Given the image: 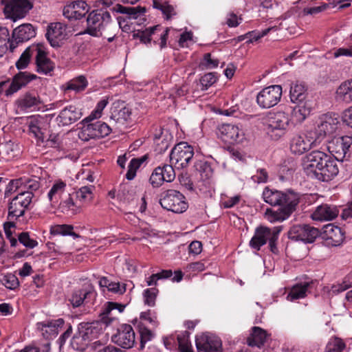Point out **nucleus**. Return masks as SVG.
<instances>
[{"label":"nucleus","mask_w":352,"mask_h":352,"mask_svg":"<svg viewBox=\"0 0 352 352\" xmlns=\"http://www.w3.org/2000/svg\"><path fill=\"white\" fill-rule=\"evenodd\" d=\"M262 197L267 204L279 206L276 210H266L265 217L271 223L282 222L287 219L296 210L300 200V195L292 190L283 192L269 187L264 188Z\"/></svg>","instance_id":"1"},{"label":"nucleus","mask_w":352,"mask_h":352,"mask_svg":"<svg viewBox=\"0 0 352 352\" xmlns=\"http://www.w3.org/2000/svg\"><path fill=\"white\" fill-rule=\"evenodd\" d=\"M126 305L115 302H107L100 313L101 322H81L78 324V331L72 339V345L77 350L82 349L88 342L96 339L102 333L103 324H110L114 320L112 311L117 309L119 313L124 311Z\"/></svg>","instance_id":"2"},{"label":"nucleus","mask_w":352,"mask_h":352,"mask_svg":"<svg viewBox=\"0 0 352 352\" xmlns=\"http://www.w3.org/2000/svg\"><path fill=\"white\" fill-rule=\"evenodd\" d=\"M338 160L320 151H314L302 160L306 175L322 182L332 180L339 173Z\"/></svg>","instance_id":"3"},{"label":"nucleus","mask_w":352,"mask_h":352,"mask_svg":"<svg viewBox=\"0 0 352 352\" xmlns=\"http://www.w3.org/2000/svg\"><path fill=\"white\" fill-rule=\"evenodd\" d=\"M281 230L282 226H276L273 228L262 226L257 227L250 241V246L254 250H259L268 241L270 251L274 254H278L277 241Z\"/></svg>","instance_id":"4"},{"label":"nucleus","mask_w":352,"mask_h":352,"mask_svg":"<svg viewBox=\"0 0 352 352\" xmlns=\"http://www.w3.org/2000/svg\"><path fill=\"white\" fill-rule=\"evenodd\" d=\"M86 21L84 33L94 37H100L103 31L113 23L109 11L104 9H95L89 12Z\"/></svg>","instance_id":"5"},{"label":"nucleus","mask_w":352,"mask_h":352,"mask_svg":"<svg viewBox=\"0 0 352 352\" xmlns=\"http://www.w3.org/2000/svg\"><path fill=\"white\" fill-rule=\"evenodd\" d=\"M285 108L271 114L266 124V131L271 139L276 140L282 137L291 124Z\"/></svg>","instance_id":"6"},{"label":"nucleus","mask_w":352,"mask_h":352,"mask_svg":"<svg viewBox=\"0 0 352 352\" xmlns=\"http://www.w3.org/2000/svg\"><path fill=\"white\" fill-rule=\"evenodd\" d=\"M160 204L163 208L175 213H182L188 207L184 195L174 189L164 192L160 199Z\"/></svg>","instance_id":"7"},{"label":"nucleus","mask_w":352,"mask_h":352,"mask_svg":"<svg viewBox=\"0 0 352 352\" xmlns=\"http://www.w3.org/2000/svg\"><path fill=\"white\" fill-rule=\"evenodd\" d=\"M33 197V192L23 191L13 197L9 203L8 219L16 220L23 216L25 210L29 208Z\"/></svg>","instance_id":"8"},{"label":"nucleus","mask_w":352,"mask_h":352,"mask_svg":"<svg viewBox=\"0 0 352 352\" xmlns=\"http://www.w3.org/2000/svg\"><path fill=\"white\" fill-rule=\"evenodd\" d=\"M78 133L80 140L87 142L91 139L102 138L109 135L111 131V127L102 121L89 122L83 123Z\"/></svg>","instance_id":"9"},{"label":"nucleus","mask_w":352,"mask_h":352,"mask_svg":"<svg viewBox=\"0 0 352 352\" xmlns=\"http://www.w3.org/2000/svg\"><path fill=\"white\" fill-rule=\"evenodd\" d=\"M339 124L338 117L336 114L328 113L321 116L314 129L316 140L321 141L324 138L333 135Z\"/></svg>","instance_id":"10"},{"label":"nucleus","mask_w":352,"mask_h":352,"mask_svg":"<svg viewBox=\"0 0 352 352\" xmlns=\"http://www.w3.org/2000/svg\"><path fill=\"white\" fill-rule=\"evenodd\" d=\"M320 230L308 224H298L290 228L287 232L288 238L295 241L311 243L319 236Z\"/></svg>","instance_id":"11"},{"label":"nucleus","mask_w":352,"mask_h":352,"mask_svg":"<svg viewBox=\"0 0 352 352\" xmlns=\"http://www.w3.org/2000/svg\"><path fill=\"white\" fill-rule=\"evenodd\" d=\"M194 155L193 148L188 143L182 142L174 146L170 153V162L176 168L186 167Z\"/></svg>","instance_id":"12"},{"label":"nucleus","mask_w":352,"mask_h":352,"mask_svg":"<svg viewBox=\"0 0 352 352\" xmlns=\"http://www.w3.org/2000/svg\"><path fill=\"white\" fill-rule=\"evenodd\" d=\"M98 9L109 10V12L126 14L127 17L138 19L146 12L145 8L140 6H124L119 3H114L113 0H98L96 2Z\"/></svg>","instance_id":"13"},{"label":"nucleus","mask_w":352,"mask_h":352,"mask_svg":"<svg viewBox=\"0 0 352 352\" xmlns=\"http://www.w3.org/2000/svg\"><path fill=\"white\" fill-rule=\"evenodd\" d=\"M4 12L10 19L16 21L24 18L33 8L30 0H1Z\"/></svg>","instance_id":"14"},{"label":"nucleus","mask_w":352,"mask_h":352,"mask_svg":"<svg viewBox=\"0 0 352 352\" xmlns=\"http://www.w3.org/2000/svg\"><path fill=\"white\" fill-rule=\"evenodd\" d=\"M282 96L280 85H271L263 89L256 96L258 105L262 109H269L276 105Z\"/></svg>","instance_id":"15"},{"label":"nucleus","mask_w":352,"mask_h":352,"mask_svg":"<svg viewBox=\"0 0 352 352\" xmlns=\"http://www.w3.org/2000/svg\"><path fill=\"white\" fill-rule=\"evenodd\" d=\"M352 136L344 135L333 138L328 146V149L338 161H343L351 155Z\"/></svg>","instance_id":"16"},{"label":"nucleus","mask_w":352,"mask_h":352,"mask_svg":"<svg viewBox=\"0 0 352 352\" xmlns=\"http://www.w3.org/2000/svg\"><path fill=\"white\" fill-rule=\"evenodd\" d=\"M111 341L123 349H131L135 344V334L133 327L128 324H122L112 335Z\"/></svg>","instance_id":"17"},{"label":"nucleus","mask_w":352,"mask_h":352,"mask_svg":"<svg viewBox=\"0 0 352 352\" xmlns=\"http://www.w3.org/2000/svg\"><path fill=\"white\" fill-rule=\"evenodd\" d=\"M218 131L219 138L225 143H241L245 139L243 131L236 125L223 124Z\"/></svg>","instance_id":"18"},{"label":"nucleus","mask_w":352,"mask_h":352,"mask_svg":"<svg viewBox=\"0 0 352 352\" xmlns=\"http://www.w3.org/2000/svg\"><path fill=\"white\" fill-rule=\"evenodd\" d=\"M199 352H222V343L220 338L210 333H203L195 340Z\"/></svg>","instance_id":"19"},{"label":"nucleus","mask_w":352,"mask_h":352,"mask_svg":"<svg viewBox=\"0 0 352 352\" xmlns=\"http://www.w3.org/2000/svg\"><path fill=\"white\" fill-rule=\"evenodd\" d=\"M36 36V28L30 23H23L16 28L12 32L10 47L12 51L20 43L26 42Z\"/></svg>","instance_id":"20"},{"label":"nucleus","mask_w":352,"mask_h":352,"mask_svg":"<svg viewBox=\"0 0 352 352\" xmlns=\"http://www.w3.org/2000/svg\"><path fill=\"white\" fill-rule=\"evenodd\" d=\"M36 78V76L35 74H31L26 72H20L12 79V81L8 80V81L7 88L5 89V96L6 97H10L12 96L14 93L17 92L22 87L26 86L32 80Z\"/></svg>","instance_id":"21"},{"label":"nucleus","mask_w":352,"mask_h":352,"mask_svg":"<svg viewBox=\"0 0 352 352\" xmlns=\"http://www.w3.org/2000/svg\"><path fill=\"white\" fill-rule=\"evenodd\" d=\"M66 28V25L60 22L52 23L47 26L45 36L52 47L61 45L67 36Z\"/></svg>","instance_id":"22"},{"label":"nucleus","mask_w":352,"mask_h":352,"mask_svg":"<svg viewBox=\"0 0 352 352\" xmlns=\"http://www.w3.org/2000/svg\"><path fill=\"white\" fill-rule=\"evenodd\" d=\"M65 324L63 318L48 320L36 323V329L40 331L46 340H52L57 336L59 329Z\"/></svg>","instance_id":"23"},{"label":"nucleus","mask_w":352,"mask_h":352,"mask_svg":"<svg viewBox=\"0 0 352 352\" xmlns=\"http://www.w3.org/2000/svg\"><path fill=\"white\" fill-rule=\"evenodd\" d=\"M89 5L84 1H75L63 8V15L69 19L78 20L89 14Z\"/></svg>","instance_id":"24"},{"label":"nucleus","mask_w":352,"mask_h":352,"mask_svg":"<svg viewBox=\"0 0 352 352\" xmlns=\"http://www.w3.org/2000/svg\"><path fill=\"white\" fill-rule=\"evenodd\" d=\"M289 120L292 125L302 122L310 114L311 108L307 106L306 102H300L294 107H284Z\"/></svg>","instance_id":"25"},{"label":"nucleus","mask_w":352,"mask_h":352,"mask_svg":"<svg viewBox=\"0 0 352 352\" xmlns=\"http://www.w3.org/2000/svg\"><path fill=\"white\" fill-rule=\"evenodd\" d=\"M82 115L80 109L76 106L69 105L60 111L56 118V122L59 126H68L80 119Z\"/></svg>","instance_id":"26"},{"label":"nucleus","mask_w":352,"mask_h":352,"mask_svg":"<svg viewBox=\"0 0 352 352\" xmlns=\"http://www.w3.org/2000/svg\"><path fill=\"white\" fill-rule=\"evenodd\" d=\"M18 108L21 110H34L39 109L42 104L41 99L35 91H27L16 100Z\"/></svg>","instance_id":"27"},{"label":"nucleus","mask_w":352,"mask_h":352,"mask_svg":"<svg viewBox=\"0 0 352 352\" xmlns=\"http://www.w3.org/2000/svg\"><path fill=\"white\" fill-rule=\"evenodd\" d=\"M338 214L339 210L337 206L322 204L316 208L311 214V217L314 221H326L334 219Z\"/></svg>","instance_id":"28"},{"label":"nucleus","mask_w":352,"mask_h":352,"mask_svg":"<svg viewBox=\"0 0 352 352\" xmlns=\"http://www.w3.org/2000/svg\"><path fill=\"white\" fill-rule=\"evenodd\" d=\"M131 116V109L124 102H116L111 109L110 118L116 123L125 124Z\"/></svg>","instance_id":"29"},{"label":"nucleus","mask_w":352,"mask_h":352,"mask_svg":"<svg viewBox=\"0 0 352 352\" xmlns=\"http://www.w3.org/2000/svg\"><path fill=\"white\" fill-rule=\"evenodd\" d=\"M36 64L37 72L47 75L54 68V63L47 56V54L42 45L38 44V51L36 52Z\"/></svg>","instance_id":"30"},{"label":"nucleus","mask_w":352,"mask_h":352,"mask_svg":"<svg viewBox=\"0 0 352 352\" xmlns=\"http://www.w3.org/2000/svg\"><path fill=\"white\" fill-rule=\"evenodd\" d=\"M324 238L329 245L338 246L344 241V233L340 227L329 224L324 226Z\"/></svg>","instance_id":"31"},{"label":"nucleus","mask_w":352,"mask_h":352,"mask_svg":"<svg viewBox=\"0 0 352 352\" xmlns=\"http://www.w3.org/2000/svg\"><path fill=\"white\" fill-rule=\"evenodd\" d=\"M195 167L204 185L210 186L213 182L214 174L210 164L206 161L199 160L195 163Z\"/></svg>","instance_id":"32"},{"label":"nucleus","mask_w":352,"mask_h":352,"mask_svg":"<svg viewBox=\"0 0 352 352\" xmlns=\"http://www.w3.org/2000/svg\"><path fill=\"white\" fill-rule=\"evenodd\" d=\"M45 123V118L39 116L30 117L27 122L29 132L41 142L44 141L42 129Z\"/></svg>","instance_id":"33"},{"label":"nucleus","mask_w":352,"mask_h":352,"mask_svg":"<svg viewBox=\"0 0 352 352\" xmlns=\"http://www.w3.org/2000/svg\"><path fill=\"white\" fill-rule=\"evenodd\" d=\"M269 335L267 332L259 327H253L250 336L247 339V343L251 346L261 347L266 342Z\"/></svg>","instance_id":"34"},{"label":"nucleus","mask_w":352,"mask_h":352,"mask_svg":"<svg viewBox=\"0 0 352 352\" xmlns=\"http://www.w3.org/2000/svg\"><path fill=\"white\" fill-rule=\"evenodd\" d=\"M292 102H304L307 96V89L304 82L296 81L291 85L289 91Z\"/></svg>","instance_id":"35"},{"label":"nucleus","mask_w":352,"mask_h":352,"mask_svg":"<svg viewBox=\"0 0 352 352\" xmlns=\"http://www.w3.org/2000/svg\"><path fill=\"white\" fill-rule=\"evenodd\" d=\"M169 31L170 28H164L160 25L151 27V41L155 44L159 43L160 49L165 48Z\"/></svg>","instance_id":"36"},{"label":"nucleus","mask_w":352,"mask_h":352,"mask_svg":"<svg viewBox=\"0 0 352 352\" xmlns=\"http://www.w3.org/2000/svg\"><path fill=\"white\" fill-rule=\"evenodd\" d=\"M95 293L92 291L78 290L72 294L69 301L74 307H78L84 303H89L95 298Z\"/></svg>","instance_id":"37"},{"label":"nucleus","mask_w":352,"mask_h":352,"mask_svg":"<svg viewBox=\"0 0 352 352\" xmlns=\"http://www.w3.org/2000/svg\"><path fill=\"white\" fill-rule=\"evenodd\" d=\"M311 143L302 135H295L291 140L290 149L293 153L301 155L310 149Z\"/></svg>","instance_id":"38"},{"label":"nucleus","mask_w":352,"mask_h":352,"mask_svg":"<svg viewBox=\"0 0 352 352\" xmlns=\"http://www.w3.org/2000/svg\"><path fill=\"white\" fill-rule=\"evenodd\" d=\"M65 188L66 184L63 181L58 180L53 184L47 194V197L52 206H56Z\"/></svg>","instance_id":"39"},{"label":"nucleus","mask_w":352,"mask_h":352,"mask_svg":"<svg viewBox=\"0 0 352 352\" xmlns=\"http://www.w3.org/2000/svg\"><path fill=\"white\" fill-rule=\"evenodd\" d=\"M338 99L345 102H352V79L343 82L336 90Z\"/></svg>","instance_id":"40"},{"label":"nucleus","mask_w":352,"mask_h":352,"mask_svg":"<svg viewBox=\"0 0 352 352\" xmlns=\"http://www.w3.org/2000/svg\"><path fill=\"white\" fill-rule=\"evenodd\" d=\"M310 285L311 283L306 282L293 286L287 296V300L294 301L305 298L306 296V292Z\"/></svg>","instance_id":"41"},{"label":"nucleus","mask_w":352,"mask_h":352,"mask_svg":"<svg viewBox=\"0 0 352 352\" xmlns=\"http://www.w3.org/2000/svg\"><path fill=\"white\" fill-rule=\"evenodd\" d=\"M38 51V44L32 45L25 49L22 53L20 58L16 63V67L18 69H22L27 67L28 65L30 58L33 55H36V52Z\"/></svg>","instance_id":"42"},{"label":"nucleus","mask_w":352,"mask_h":352,"mask_svg":"<svg viewBox=\"0 0 352 352\" xmlns=\"http://www.w3.org/2000/svg\"><path fill=\"white\" fill-rule=\"evenodd\" d=\"M50 234L53 235L72 236L74 239L79 238V234L74 232V226L68 224H57L51 226Z\"/></svg>","instance_id":"43"},{"label":"nucleus","mask_w":352,"mask_h":352,"mask_svg":"<svg viewBox=\"0 0 352 352\" xmlns=\"http://www.w3.org/2000/svg\"><path fill=\"white\" fill-rule=\"evenodd\" d=\"M59 208L62 212L67 215H74L80 212V206H78L69 195L66 199L60 202Z\"/></svg>","instance_id":"44"},{"label":"nucleus","mask_w":352,"mask_h":352,"mask_svg":"<svg viewBox=\"0 0 352 352\" xmlns=\"http://www.w3.org/2000/svg\"><path fill=\"white\" fill-rule=\"evenodd\" d=\"M148 157L146 155L138 158H133L128 166V170L126 174V178L128 180H132L136 175L137 170L140 166L146 161Z\"/></svg>","instance_id":"45"},{"label":"nucleus","mask_w":352,"mask_h":352,"mask_svg":"<svg viewBox=\"0 0 352 352\" xmlns=\"http://www.w3.org/2000/svg\"><path fill=\"white\" fill-rule=\"evenodd\" d=\"M189 337L190 333L186 331L177 335V339L180 352H193Z\"/></svg>","instance_id":"46"},{"label":"nucleus","mask_w":352,"mask_h":352,"mask_svg":"<svg viewBox=\"0 0 352 352\" xmlns=\"http://www.w3.org/2000/svg\"><path fill=\"white\" fill-rule=\"evenodd\" d=\"M88 82L85 77L80 76L67 82V90H73L76 92L83 91L87 86Z\"/></svg>","instance_id":"47"},{"label":"nucleus","mask_w":352,"mask_h":352,"mask_svg":"<svg viewBox=\"0 0 352 352\" xmlns=\"http://www.w3.org/2000/svg\"><path fill=\"white\" fill-rule=\"evenodd\" d=\"M17 144L9 141L1 146V153L8 160L14 158L18 155Z\"/></svg>","instance_id":"48"},{"label":"nucleus","mask_w":352,"mask_h":352,"mask_svg":"<svg viewBox=\"0 0 352 352\" xmlns=\"http://www.w3.org/2000/svg\"><path fill=\"white\" fill-rule=\"evenodd\" d=\"M346 348L343 340L339 338H331L325 348V352H342Z\"/></svg>","instance_id":"49"},{"label":"nucleus","mask_w":352,"mask_h":352,"mask_svg":"<svg viewBox=\"0 0 352 352\" xmlns=\"http://www.w3.org/2000/svg\"><path fill=\"white\" fill-rule=\"evenodd\" d=\"M172 276L173 272L170 270H162L160 272L153 274L149 276L146 280V283L149 286L156 285L157 280L169 278Z\"/></svg>","instance_id":"50"},{"label":"nucleus","mask_w":352,"mask_h":352,"mask_svg":"<svg viewBox=\"0 0 352 352\" xmlns=\"http://www.w3.org/2000/svg\"><path fill=\"white\" fill-rule=\"evenodd\" d=\"M219 63V61L217 58H212L210 53H206L204 55L199 67L203 69H211L217 67Z\"/></svg>","instance_id":"51"},{"label":"nucleus","mask_w":352,"mask_h":352,"mask_svg":"<svg viewBox=\"0 0 352 352\" xmlns=\"http://www.w3.org/2000/svg\"><path fill=\"white\" fill-rule=\"evenodd\" d=\"M18 241L25 248L29 249H32L38 245V242L31 238L29 233L27 232L20 233L18 236Z\"/></svg>","instance_id":"52"},{"label":"nucleus","mask_w":352,"mask_h":352,"mask_svg":"<svg viewBox=\"0 0 352 352\" xmlns=\"http://www.w3.org/2000/svg\"><path fill=\"white\" fill-rule=\"evenodd\" d=\"M1 281L2 284L9 289H15L19 286L18 278L13 274H6Z\"/></svg>","instance_id":"53"},{"label":"nucleus","mask_w":352,"mask_h":352,"mask_svg":"<svg viewBox=\"0 0 352 352\" xmlns=\"http://www.w3.org/2000/svg\"><path fill=\"white\" fill-rule=\"evenodd\" d=\"M165 181L164 178L163 177L161 168L160 166H157L152 173L149 178V182L154 188H156L160 186Z\"/></svg>","instance_id":"54"},{"label":"nucleus","mask_w":352,"mask_h":352,"mask_svg":"<svg viewBox=\"0 0 352 352\" xmlns=\"http://www.w3.org/2000/svg\"><path fill=\"white\" fill-rule=\"evenodd\" d=\"M217 80V76L214 72L204 74L200 79L202 90H206Z\"/></svg>","instance_id":"55"},{"label":"nucleus","mask_w":352,"mask_h":352,"mask_svg":"<svg viewBox=\"0 0 352 352\" xmlns=\"http://www.w3.org/2000/svg\"><path fill=\"white\" fill-rule=\"evenodd\" d=\"M157 293L158 290L155 287L145 289L143 293L144 303L150 307H153Z\"/></svg>","instance_id":"56"},{"label":"nucleus","mask_w":352,"mask_h":352,"mask_svg":"<svg viewBox=\"0 0 352 352\" xmlns=\"http://www.w3.org/2000/svg\"><path fill=\"white\" fill-rule=\"evenodd\" d=\"M275 27L268 28L267 29H265L262 31H251L246 33L247 36V43H253L254 41H256L261 38L267 35L272 30L274 29Z\"/></svg>","instance_id":"57"},{"label":"nucleus","mask_w":352,"mask_h":352,"mask_svg":"<svg viewBox=\"0 0 352 352\" xmlns=\"http://www.w3.org/2000/svg\"><path fill=\"white\" fill-rule=\"evenodd\" d=\"M173 166L170 163V164H164L162 166H160L163 177L164 178V181L166 182H171L175 178V172L173 168Z\"/></svg>","instance_id":"58"},{"label":"nucleus","mask_w":352,"mask_h":352,"mask_svg":"<svg viewBox=\"0 0 352 352\" xmlns=\"http://www.w3.org/2000/svg\"><path fill=\"white\" fill-rule=\"evenodd\" d=\"M94 188L93 186H82L76 192L77 197L82 201H89L91 199L92 190Z\"/></svg>","instance_id":"59"},{"label":"nucleus","mask_w":352,"mask_h":352,"mask_svg":"<svg viewBox=\"0 0 352 352\" xmlns=\"http://www.w3.org/2000/svg\"><path fill=\"white\" fill-rule=\"evenodd\" d=\"M151 27L146 28L142 31H138L136 33H134L133 37L139 38L140 41L143 43L147 44L150 43L151 41Z\"/></svg>","instance_id":"60"},{"label":"nucleus","mask_w":352,"mask_h":352,"mask_svg":"<svg viewBox=\"0 0 352 352\" xmlns=\"http://www.w3.org/2000/svg\"><path fill=\"white\" fill-rule=\"evenodd\" d=\"M140 319L148 322L154 327L158 325V322L157 320V316L155 315V313L151 311V310L150 309H148L146 311L142 312L140 314Z\"/></svg>","instance_id":"61"},{"label":"nucleus","mask_w":352,"mask_h":352,"mask_svg":"<svg viewBox=\"0 0 352 352\" xmlns=\"http://www.w3.org/2000/svg\"><path fill=\"white\" fill-rule=\"evenodd\" d=\"M46 246L50 252L54 253V255H63L67 253V250L63 246L58 245L54 242H48Z\"/></svg>","instance_id":"62"},{"label":"nucleus","mask_w":352,"mask_h":352,"mask_svg":"<svg viewBox=\"0 0 352 352\" xmlns=\"http://www.w3.org/2000/svg\"><path fill=\"white\" fill-rule=\"evenodd\" d=\"M252 179L258 184L266 183L268 179V173L265 168H259L256 174L252 176Z\"/></svg>","instance_id":"63"},{"label":"nucleus","mask_w":352,"mask_h":352,"mask_svg":"<svg viewBox=\"0 0 352 352\" xmlns=\"http://www.w3.org/2000/svg\"><path fill=\"white\" fill-rule=\"evenodd\" d=\"M108 290L114 294H122L126 292V285L120 284L118 282H111Z\"/></svg>","instance_id":"64"}]
</instances>
